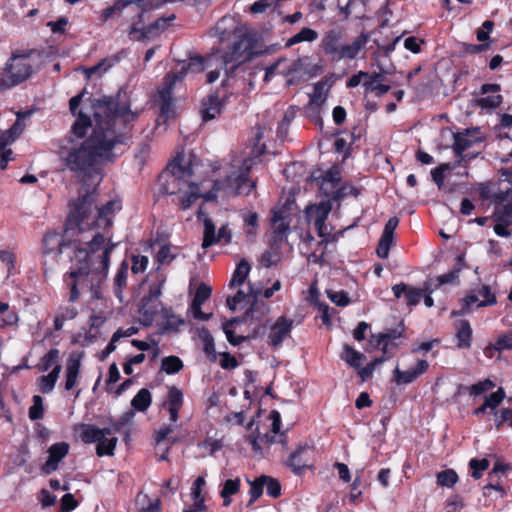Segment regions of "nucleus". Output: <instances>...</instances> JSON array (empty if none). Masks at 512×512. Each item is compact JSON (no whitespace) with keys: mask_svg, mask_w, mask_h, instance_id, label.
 Masks as SVG:
<instances>
[{"mask_svg":"<svg viewBox=\"0 0 512 512\" xmlns=\"http://www.w3.org/2000/svg\"><path fill=\"white\" fill-rule=\"evenodd\" d=\"M84 93L85 90L69 101L72 115L77 116L72 133L83 138L88 128L91 127L92 132L78 148L71 149L65 159L67 168L83 178L98 172L99 164L114 161V149L131 139L133 124L141 114L139 109L132 110L126 92L92 100L88 111L87 108L77 111Z\"/></svg>","mask_w":512,"mask_h":512,"instance_id":"nucleus-1","label":"nucleus"},{"mask_svg":"<svg viewBox=\"0 0 512 512\" xmlns=\"http://www.w3.org/2000/svg\"><path fill=\"white\" fill-rule=\"evenodd\" d=\"M117 245L118 243L109 237L108 247L93 255L86 251V248H73V255H70V272L64 276V281L70 289L69 301H76L82 291H90L95 298H99L98 290L107 277L110 254Z\"/></svg>","mask_w":512,"mask_h":512,"instance_id":"nucleus-2","label":"nucleus"},{"mask_svg":"<svg viewBox=\"0 0 512 512\" xmlns=\"http://www.w3.org/2000/svg\"><path fill=\"white\" fill-rule=\"evenodd\" d=\"M345 31L336 26L327 30L321 39L320 48L331 61L354 60L368 42V35L362 32L350 44H345Z\"/></svg>","mask_w":512,"mask_h":512,"instance_id":"nucleus-3","label":"nucleus"},{"mask_svg":"<svg viewBox=\"0 0 512 512\" xmlns=\"http://www.w3.org/2000/svg\"><path fill=\"white\" fill-rule=\"evenodd\" d=\"M254 165L252 159H245L237 171L227 175L224 181L216 180L213 189L203 195L206 201L215 200L218 191H225L232 196H248L256 188V181L248 179V174Z\"/></svg>","mask_w":512,"mask_h":512,"instance_id":"nucleus-4","label":"nucleus"},{"mask_svg":"<svg viewBox=\"0 0 512 512\" xmlns=\"http://www.w3.org/2000/svg\"><path fill=\"white\" fill-rule=\"evenodd\" d=\"M205 62L206 60L201 56L190 57L187 65H184L179 73L169 72L166 74L162 86L158 91V102L163 117L169 118L173 115L172 91L175 83L189 72H202L205 69Z\"/></svg>","mask_w":512,"mask_h":512,"instance_id":"nucleus-5","label":"nucleus"},{"mask_svg":"<svg viewBox=\"0 0 512 512\" xmlns=\"http://www.w3.org/2000/svg\"><path fill=\"white\" fill-rule=\"evenodd\" d=\"M97 202L95 189L93 191L86 190L80 193L78 198L70 205V212L67 219L69 228L78 227L80 231L97 227L92 224L97 216Z\"/></svg>","mask_w":512,"mask_h":512,"instance_id":"nucleus-6","label":"nucleus"},{"mask_svg":"<svg viewBox=\"0 0 512 512\" xmlns=\"http://www.w3.org/2000/svg\"><path fill=\"white\" fill-rule=\"evenodd\" d=\"M29 53L15 52L6 62L4 75L0 78V89L5 90L15 87L27 79L33 73L32 65L29 62Z\"/></svg>","mask_w":512,"mask_h":512,"instance_id":"nucleus-7","label":"nucleus"},{"mask_svg":"<svg viewBox=\"0 0 512 512\" xmlns=\"http://www.w3.org/2000/svg\"><path fill=\"white\" fill-rule=\"evenodd\" d=\"M193 171L187 165L183 166L178 159L171 162L163 173L165 179L162 190L168 195L183 192L191 183Z\"/></svg>","mask_w":512,"mask_h":512,"instance_id":"nucleus-8","label":"nucleus"},{"mask_svg":"<svg viewBox=\"0 0 512 512\" xmlns=\"http://www.w3.org/2000/svg\"><path fill=\"white\" fill-rule=\"evenodd\" d=\"M253 43L249 37L242 36L236 41L230 52L221 55V64L228 74H232L236 68L251 60L257 53L253 51Z\"/></svg>","mask_w":512,"mask_h":512,"instance_id":"nucleus-9","label":"nucleus"},{"mask_svg":"<svg viewBox=\"0 0 512 512\" xmlns=\"http://www.w3.org/2000/svg\"><path fill=\"white\" fill-rule=\"evenodd\" d=\"M74 247L75 245L66 243L63 235L57 232H47L42 240V253L45 258L51 257L52 259H55L62 254L65 249H70L71 255H73ZM43 266L44 274L47 275L48 272L52 270L51 267H48L47 259L44 260Z\"/></svg>","mask_w":512,"mask_h":512,"instance_id":"nucleus-10","label":"nucleus"},{"mask_svg":"<svg viewBox=\"0 0 512 512\" xmlns=\"http://www.w3.org/2000/svg\"><path fill=\"white\" fill-rule=\"evenodd\" d=\"M203 241L202 248L207 249L215 244H230L232 241V232L227 224L222 225L216 233V225L211 218L206 217L203 221Z\"/></svg>","mask_w":512,"mask_h":512,"instance_id":"nucleus-11","label":"nucleus"},{"mask_svg":"<svg viewBox=\"0 0 512 512\" xmlns=\"http://www.w3.org/2000/svg\"><path fill=\"white\" fill-rule=\"evenodd\" d=\"M173 19H175V15H171L168 18L160 17L147 27L144 25L143 18L138 19L132 23L129 29V36L135 41H142L156 36L166 28L168 21Z\"/></svg>","mask_w":512,"mask_h":512,"instance_id":"nucleus-12","label":"nucleus"},{"mask_svg":"<svg viewBox=\"0 0 512 512\" xmlns=\"http://www.w3.org/2000/svg\"><path fill=\"white\" fill-rule=\"evenodd\" d=\"M483 141V137L480 135L479 128L466 129L463 132L454 134V143L452 149L454 153L459 157L457 164L462 161H466L468 155H464V152Z\"/></svg>","mask_w":512,"mask_h":512,"instance_id":"nucleus-13","label":"nucleus"},{"mask_svg":"<svg viewBox=\"0 0 512 512\" xmlns=\"http://www.w3.org/2000/svg\"><path fill=\"white\" fill-rule=\"evenodd\" d=\"M341 180L337 167L330 168L323 176L320 189L323 194L333 200H340L347 195L346 187H339Z\"/></svg>","mask_w":512,"mask_h":512,"instance_id":"nucleus-14","label":"nucleus"},{"mask_svg":"<svg viewBox=\"0 0 512 512\" xmlns=\"http://www.w3.org/2000/svg\"><path fill=\"white\" fill-rule=\"evenodd\" d=\"M381 77V73H372L369 74L367 72L359 71L357 74L352 75L347 81L348 88L357 87L362 79L365 78L363 82V87L366 92L374 91L377 96H382L386 94L390 90L389 85H374L375 82Z\"/></svg>","mask_w":512,"mask_h":512,"instance_id":"nucleus-15","label":"nucleus"},{"mask_svg":"<svg viewBox=\"0 0 512 512\" xmlns=\"http://www.w3.org/2000/svg\"><path fill=\"white\" fill-rule=\"evenodd\" d=\"M482 197L490 199L495 205L494 211L502 213L508 212L512 217V184L506 187H499L498 191L490 195L486 191H482Z\"/></svg>","mask_w":512,"mask_h":512,"instance_id":"nucleus-16","label":"nucleus"},{"mask_svg":"<svg viewBox=\"0 0 512 512\" xmlns=\"http://www.w3.org/2000/svg\"><path fill=\"white\" fill-rule=\"evenodd\" d=\"M290 215L285 209L273 210L271 217V228L275 236L274 242H281L286 239L290 231Z\"/></svg>","mask_w":512,"mask_h":512,"instance_id":"nucleus-17","label":"nucleus"},{"mask_svg":"<svg viewBox=\"0 0 512 512\" xmlns=\"http://www.w3.org/2000/svg\"><path fill=\"white\" fill-rule=\"evenodd\" d=\"M311 452V447L307 444L300 445L293 453L290 454L286 465L290 467L294 474L300 476L306 469H310L308 455Z\"/></svg>","mask_w":512,"mask_h":512,"instance_id":"nucleus-18","label":"nucleus"},{"mask_svg":"<svg viewBox=\"0 0 512 512\" xmlns=\"http://www.w3.org/2000/svg\"><path fill=\"white\" fill-rule=\"evenodd\" d=\"M212 289L205 283H201L194 295L190 309L193 313V317L197 320L207 321L212 317V313H204L201 309L203 303L208 300L211 296Z\"/></svg>","mask_w":512,"mask_h":512,"instance_id":"nucleus-19","label":"nucleus"},{"mask_svg":"<svg viewBox=\"0 0 512 512\" xmlns=\"http://www.w3.org/2000/svg\"><path fill=\"white\" fill-rule=\"evenodd\" d=\"M146 6L145 0H117L113 6L104 10L103 17L107 20L114 13H121L124 9L130 8L136 13L138 19H142L146 12Z\"/></svg>","mask_w":512,"mask_h":512,"instance_id":"nucleus-20","label":"nucleus"},{"mask_svg":"<svg viewBox=\"0 0 512 512\" xmlns=\"http://www.w3.org/2000/svg\"><path fill=\"white\" fill-rule=\"evenodd\" d=\"M399 224L397 217H391L385 224L383 233L379 240L376 253L378 257L386 259L389 255L390 247L393 243V234Z\"/></svg>","mask_w":512,"mask_h":512,"instance_id":"nucleus-21","label":"nucleus"},{"mask_svg":"<svg viewBox=\"0 0 512 512\" xmlns=\"http://www.w3.org/2000/svg\"><path fill=\"white\" fill-rule=\"evenodd\" d=\"M464 264V255H458L457 266L453 270L449 271L446 274L436 277L435 280L429 279L428 281H425V291L434 292L440 286L448 283H453L454 281H456L459 277V273L462 270Z\"/></svg>","mask_w":512,"mask_h":512,"instance_id":"nucleus-22","label":"nucleus"},{"mask_svg":"<svg viewBox=\"0 0 512 512\" xmlns=\"http://www.w3.org/2000/svg\"><path fill=\"white\" fill-rule=\"evenodd\" d=\"M429 368V363L424 360H418L415 368L401 371L398 367L393 371V380L398 384H410L415 381L419 376L424 374Z\"/></svg>","mask_w":512,"mask_h":512,"instance_id":"nucleus-23","label":"nucleus"},{"mask_svg":"<svg viewBox=\"0 0 512 512\" xmlns=\"http://www.w3.org/2000/svg\"><path fill=\"white\" fill-rule=\"evenodd\" d=\"M48 452L49 457L42 467L45 474H50L58 468L59 462L69 452V445L66 442H58L51 445Z\"/></svg>","mask_w":512,"mask_h":512,"instance_id":"nucleus-24","label":"nucleus"},{"mask_svg":"<svg viewBox=\"0 0 512 512\" xmlns=\"http://www.w3.org/2000/svg\"><path fill=\"white\" fill-rule=\"evenodd\" d=\"M82 354L71 353L65 369V389L72 390L76 384L81 369Z\"/></svg>","mask_w":512,"mask_h":512,"instance_id":"nucleus-25","label":"nucleus"},{"mask_svg":"<svg viewBox=\"0 0 512 512\" xmlns=\"http://www.w3.org/2000/svg\"><path fill=\"white\" fill-rule=\"evenodd\" d=\"M292 324V320H288L285 317H280L272 326L271 331L269 333V345L273 347L281 345L284 339L291 332Z\"/></svg>","mask_w":512,"mask_h":512,"instance_id":"nucleus-26","label":"nucleus"},{"mask_svg":"<svg viewBox=\"0 0 512 512\" xmlns=\"http://www.w3.org/2000/svg\"><path fill=\"white\" fill-rule=\"evenodd\" d=\"M500 91L499 84H483L481 86V94L495 93L494 95H488L481 97L476 100L477 106L481 108L495 109L502 103V96L498 94Z\"/></svg>","mask_w":512,"mask_h":512,"instance_id":"nucleus-27","label":"nucleus"},{"mask_svg":"<svg viewBox=\"0 0 512 512\" xmlns=\"http://www.w3.org/2000/svg\"><path fill=\"white\" fill-rule=\"evenodd\" d=\"M120 209V203L116 200L108 201L105 205L97 206L96 220L92 224H97V227H103L104 230L111 228L113 221L112 217L116 210Z\"/></svg>","mask_w":512,"mask_h":512,"instance_id":"nucleus-28","label":"nucleus"},{"mask_svg":"<svg viewBox=\"0 0 512 512\" xmlns=\"http://www.w3.org/2000/svg\"><path fill=\"white\" fill-rule=\"evenodd\" d=\"M183 402L184 400L182 391L176 386L169 387L165 405L167 406L171 422H177L179 418V411L183 406Z\"/></svg>","mask_w":512,"mask_h":512,"instance_id":"nucleus-29","label":"nucleus"},{"mask_svg":"<svg viewBox=\"0 0 512 512\" xmlns=\"http://www.w3.org/2000/svg\"><path fill=\"white\" fill-rule=\"evenodd\" d=\"M222 104L217 94H209L202 100V107L200 110L202 120L204 122L216 118L221 113Z\"/></svg>","mask_w":512,"mask_h":512,"instance_id":"nucleus-30","label":"nucleus"},{"mask_svg":"<svg viewBox=\"0 0 512 512\" xmlns=\"http://www.w3.org/2000/svg\"><path fill=\"white\" fill-rule=\"evenodd\" d=\"M330 212V206L326 204H321L317 207V215L314 221L315 228L318 232V235L323 238V241L329 242L333 241L335 236L331 235L328 231L327 225L325 223L328 214Z\"/></svg>","mask_w":512,"mask_h":512,"instance_id":"nucleus-31","label":"nucleus"},{"mask_svg":"<svg viewBox=\"0 0 512 512\" xmlns=\"http://www.w3.org/2000/svg\"><path fill=\"white\" fill-rule=\"evenodd\" d=\"M129 264L126 260L122 261L114 278V294L120 302L124 301L123 290L127 286Z\"/></svg>","mask_w":512,"mask_h":512,"instance_id":"nucleus-32","label":"nucleus"},{"mask_svg":"<svg viewBox=\"0 0 512 512\" xmlns=\"http://www.w3.org/2000/svg\"><path fill=\"white\" fill-rule=\"evenodd\" d=\"M340 358L346 362L351 368L359 369L362 363L366 360V356L355 350L349 344H344Z\"/></svg>","mask_w":512,"mask_h":512,"instance_id":"nucleus-33","label":"nucleus"},{"mask_svg":"<svg viewBox=\"0 0 512 512\" xmlns=\"http://www.w3.org/2000/svg\"><path fill=\"white\" fill-rule=\"evenodd\" d=\"M61 370V364H57L53 367L49 374L43 375L39 378V390L41 393L49 394L53 391Z\"/></svg>","mask_w":512,"mask_h":512,"instance_id":"nucleus-34","label":"nucleus"},{"mask_svg":"<svg viewBox=\"0 0 512 512\" xmlns=\"http://www.w3.org/2000/svg\"><path fill=\"white\" fill-rule=\"evenodd\" d=\"M492 218L496 222L494 226L495 233L501 237H509L511 231L508 229V226L512 224V217L509 216V213L494 211Z\"/></svg>","mask_w":512,"mask_h":512,"instance_id":"nucleus-35","label":"nucleus"},{"mask_svg":"<svg viewBox=\"0 0 512 512\" xmlns=\"http://www.w3.org/2000/svg\"><path fill=\"white\" fill-rule=\"evenodd\" d=\"M481 302L476 288L470 290L467 295L461 300V308L458 311H453L452 316H464L472 312L473 306L478 308V304Z\"/></svg>","mask_w":512,"mask_h":512,"instance_id":"nucleus-36","label":"nucleus"},{"mask_svg":"<svg viewBox=\"0 0 512 512\" xmlns=\"http://www.w3.org/2000/svg\"><path fill=\"white\" fill-rule=\"evenodd\" d=\"M457 347L469 348L472 341V329L468 321L462 320L457 324Z\"/></svg>","mask_w":512,"mask_h":512,"instance_id":"nucleus-37","label":"nucleus"},{"mask_svg":"<svg viewBox=\"0 0 512 512\" xmlns=\"http://www.w3.org/2000/svg\"><path fill=\"white\" fill-rule=\"evenodd\" d=\"M111 238V235H109L108 231L104 230L103 233L96 232L92 239L87 243L86 251H89L92 253H98L106 247H108V238Z\"/></svg>","mask_w":512,"mask_h":512,"instance_id":"nucleus-38","label":"nucleus"},{"mask_svg":"<svg viewBox=\"0 0 512 512\" xmlns=\"http://www.w3.org/2000/svg\"><path fill=\"white\" fill-rule=\"evenodd\" d=\"M281 261V252L280 248L277 245V242H274L270 249L265 250L260 259V263L265 268H270L272 266L277 265Z\"/></svg>","mask_w":512,"mask_h":512,"instance_id":"nucleus-39","label":"nucleus"},{"mask_svg":"<svg viewBox=\"0 0 512 512\" xmlns=\"http://www.w3.org/2000/svg\"><path fill=\"white\" fill-rule=\"evenodd\" d=\"M106 437L104 428L100 429L94 425H83L81 432V439L84 443H98L99 440Z\"/></svg>","mask_w":512,"mask_h":512,"instance_id":"nucleus-40","label":"nucleus"},{"mask_svg":"<svg viewBox=\"0 0 512 512\" xmlns=\"http://www.w3.org/2000/svg\"><path fill=\"white\" fill-rule=\"evenodd\" d=\"M318 39V32L314 29L304 27L298 33L289 38L286 47H291L301 42H313Z\"/></svg>","mask_w":512,"mask_h":512,"instance_id":"nucleus-41","label":"nucleus"},{"mask_svg":"<svg viewBox=\"0 0 512 512\" xmlns=\"http://www.w3.org/2000/svg\"><path fill=\"white\" fill-rule=\"evenodd\" d=\"M160 499H150L148 495L139 493L136 497V505L141 512H159Z\"/></svg>","mask_w":512,"mask_h":512,"instance_id":"nucleus-42","label":"nucleus"},{"mask_svg":"<svg viewBox=\"0 0 512 512\" xmlns=\"http://www.w3.org/2000/svg\"><path fill=\"white\" fill-rule=\"evenodd\" d=\"M152 398L148 389L143 388L134 396L131 401L132 407L140 412L146 411L151 405Z\"/></svg>","mask_w":512,"mask_h":512,"instance_id":"nucleus-43","label":"nucleus"},{"mask_svg":"<svg viewBox=\"0 0 512 512\" xmlns=\"http://www.w3.org/2000/svg\"><path fill=\"white\" fill-rule=\"evenodd\" d=\"M184 195L180 199V207L186 210L192 206V204L201 197L199 187L193 182L183 191Z\"/></svg>","mask_w":512,"mask_h":512,"instance_id":"nucleus-44","label":"nucleus"},{"mask_svg":"<svg viewBox=\"0 0 512 512\" xmlns=\"http://www.w3.org/2000/svg\"><path fill=\"white\" fill-rule=\"evenodd\" d=\"M250 269H251V267H250V264L248 263V261L245 259H242L238 263V265L233 273L232 279L230 281V287H233L236 285L237 286L242 285L245 282V280L250 272Z\"/></svg>","mask_w":512,"mask_h":512,"instance_id":"nucleus-45","label":"nucleus"},{"mask_svg":"<svg viewBox=\"0 0 512 512\" xmlns=\"http://www.w3.org/2000/svg\"><path fill=\"white\" fill-rule=\"evenodd\" d=\"M308 73V66L305 61L301 58L294 60L290 63L285 69L281 71L283 76H295L301 77L304 74Z\"/></svg>","mask_w":512,"mask_h":512,"instance_id":"nucleus-46","label":"nucleus"},{"mask_svg":"<svg viewBox=\"0 0 512 512\" xmlns=\"http://www.w3.org/2000/svg\"><path fill=\"white\" fill-rule=\"evenodd\" d=\"M476 292L479 295V298L483 299L478 304V308L493 306L497 303V299L495 294L492 292L491 287L489 285L483 284L476 288Z\"/></svg>","mask_w":512,"mask_h":512,"instance_id":"nucleus-47","label":"nucleus"},{"mask_svg":"<svg viewBox=\"0 0 512 512\" xmlns=\"http://www.w3.org/2000/svg\"><path fill=\"white\" fill-rule=\"evenodd\" d=\"M161 369L167 374H176L183 369V362L178 356L164 357L161 361Z\"/></svg>","mask_w":512,"mask_h":512,"instance_id":"nucleus-48","label":"nucleus"},{"mask_svg":"<svg viewBox=\"0 0 512 512\" xmlns=\"http://www.w3.org/2000/svg\"><path fill=\"white\" fill-rule=\"evenodd\" d=\"M60 351L56 348L50 349L41 359L39 363L40 371H48L53 365L60 364Z\"/></svg>","mask_w":512,"mask_h":512,"instance_id":"nucleus-49","label":"nucleus"},{"mask_svg":"<svg viewBox=\"0 0 512 512\" xmlns=\"http://www.w3.org/2000/svg\"><path fill=\"white\" fill-rule=\"evenodd\" d=\"M404 329H388L385 332L379 333L377 335H372V338L375 339V347L379 348L383 341L388 340L395 342V340L401 338L403 336Z\"/></svg>","mask_w":512,"mask_h":512,"instance_id":"nucleus-50","label":"nucleus"},{"mask_svg":"<svg viewBox=\"0 0 512 512\" xmlns=\"http://www.w3.org/2000/svg\"><path fill=\"white\" fill-rule=\"evenodd\" d=\"M117 438H102V440H99L96 446V453L98 456H104V455H113L114 449L117 445Z\"/></svg>","mask_w":512,"mask_h":512,"instance_id":"nucleus-51","label":"nucleus"},{"mask_svg":"<svg viewBox=\"0 0 512 512\" xmlns=\"http://www.w3.org/2000/svg\"><path fill=\"white\" fill-rule=\"evenodd\" d=\"M456 165H458L457 162L454 165L443 163L431 171L432 179L439 189H441L444 184L445 173L454 169Z\"/></svg>","mask_w":512,"mask_h":512,"instance_id":"nucleus-52","label":"nucleus"},{"mask_svg":"<svg viewBox=\"0 0 512 512\" xmlns=\"http://www.w3.org/2000/svg\"><path fill=\"white\" fill-rule=\"evenodd\" d=\"M458 481V475L453 469H447L437 473V484L442 487H453Z\"/></svg>","mask_w":512,"mask_h":512,"instance_id":"nucleus-53","label":"nucleus"},{"mask_svg":"<svg viewBox=\"0 0 512 512\" xmlns=\"http://www.w3.org/2000/svg\"><path fill=\"white\" fill-rule=\"evenodd\" d=\"M490 462L486 459L473 458L469 462V467L472 470V477L479 479L482 477V473L489 468Z\"/></svg>","mask_w":512,"mask_h":512,"instance_id":"nucleus-54","label":"nucleus"},{"mask_svg":"<svg viewBox=\"0 0 512 512\" xmlns=\"http://www.w3.org/2000/svg\"><path fill=\"white\" fill-rule=\"evenodd\" d=\"M44 416L43 399L39 395L33 396V404L29 408V418L31 420H40Z\"/></svg>","mask_w":512,"mask_h":512,"instance_id":"nucleus-55","label":"nucleus"},{"mask_svg":"<svg viewBox=\"0 0 512 512\" xmlns=\"http://www.w3.org/2000/svg\"><path fill=\"white\" fill-rule=\"evenodd\" d=\"M425 292V282L421 288L409 287L405 295L407 305L416 306L419 304Z\"/></svg>","mask_w":512,"mask_h":512,"instance_id":"nucleus-56","label":"nucleus"},{"mask_svg":"<svg viewBox=\"0 0 512 512\" xmlns=\"http://www.w3.org/2000/svg\"><path fill=\"white\" fill-rule=\"evenodd\" d=\"M162 316L166 320L167 329H177L179 326L184 324V320L176 316L171 308H163Z\"/></svg>","mask_w":512,"mask_h":512,"instance_id":"nucleus-57","label":"nucleus"},{"mask_svg":"<svg viewBox=\"0 0 512 512\" xmlns=\"http://www.w3.org/2000/svg\"><path fill=\"white\" fill-rule=\"evenodd\" d=\"M265 480V475H262L253 482H250L251 487L249 493L251 498L249 504L256 501L262 495L265 486Z\"/></svg>","mask_w":512,"mask_h":512,"instance_id":"nucleus-58","label":"nucleus"},{"mask_svg":"<svg viewBox=\"0 0 512 512\" xmlns=\"http://www.w3.org/2000/svg\"><path fill=\"white\" fill-rule=\"evenodd\" d=\"M104 433L106 436L111 435L113 433H121L124 435V440L127 442L130 437V427L124 426L123 422L117 420L112 422L110 427H105Z\"/></svg>","mask_w":512,"mask_h":512,"instance_id":"nucleus-59","label":"nucleus"},{"mask_svg":"<svg viewBox=\"0 0 512 512\" xmlns=\"http://www.w3.org/2000/svg\"><path fill=\"white\" fill-rule=\"evenodd\" d=\"M495 387V384L490 379H485L469 387V394L471 396H480L488 390Z\"/></svg>","mask_w":512,"mask_h":512,"instance_id":"nucleus-60","label":"nucleus"},{"mask_svg":"<svg viewBox=\"0 0 512 512\" xmlns=\"http://www.w3.org/2000/svg\"><path fill=\"white\" fill-rule=\"evenodd\" d=\"M202 340H203V350H204L206 356L211 361H215L216 360V351H215V344H214V339H213L212 335L208 331H205Z\"/></svg>","mask_w":512,"mask_h":512,"instance_id":"nucleus-61","label":"nucleus"},{"mask_svg":"<svg viewBox=\"0 0 512 512\" xmlns=\"http://www.w3.org/2000/svg\"><path fill=\"white\" fill-rule=\"evenodd\" d=\"M504 398L505 392L503 388L500 387L498 388L497 391L491 393L489 396H486L484 403L486 404V406L489 407V409L495 410L500 405Z\"/></svg>","mask_w":512,"mask_h":512,"instance_id":"nucleus-62","label":"nucleus"},{"mask_svg":"<svg viewBox=\"0 0 512 512\" xmlns=\"http://www.w3.org/2000/svg\"><path fill=\"white\" fill-rule=\"evenodd\" d=\"M266 493L272 498H278L281 495V485L277 479L265 475Z\"/></svg>","mask_w":512,"mask_h":512,"instance_id":"nucleus-63","label":"nucleus"},{"mask_svg":"<svg viewBox=\"0 0 512 512\" xmlns=\"http://www.w3.org/2000/svg\"><path fill=\"white\" fill-rule=\"evenodd\" d=\"M175 257L176 254L171 252V246L167 244L161 246L157 253V261L161 265L170 264L175 259Z\"/></svg>","mask_w":512,"mask_h":512,"instance_id":"nucleus-64","label":"nucleus"}]
</instances>
